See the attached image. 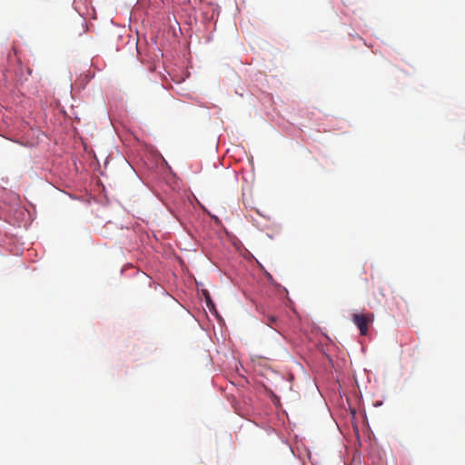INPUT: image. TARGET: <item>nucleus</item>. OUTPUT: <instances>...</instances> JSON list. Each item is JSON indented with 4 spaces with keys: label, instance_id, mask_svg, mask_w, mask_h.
Listing matches in <instances>:
<instances>
[{
    "label": "nucleus",
    "instance_id": "1",
    "mask_svg": "<svg viewBox=\"0 0 465 465\" xmlns=\"http://www.w3.org/2000/svg\"><path fill=\"white\" fill-rule=\"evenodd\" d=\"M352 322L360 330L361 335L368 333L369 324L373 322L372 314H353Z\"/></svg>",
    "mask_w": 465,
    "mask_h": 465
},
{
    "label": "nucleus",
    "instance_id": "2",
    "mask_svg": "<svg viewBox=\"0 0 465 465\" xmlns=\"http://www.w3.org/2000/svg\"><path fill=\"white\" fill-rule=\"evenodd\" d=\"M262 321L266 325H268L269 327H271V328L274 329L275 331H277L278 332H280V329H281L280 325L281 324L276 316L272 315V314H264Z\"/></svg>",
    "mask_w": 465,
    "mask_h": 465
},
{
    "label": "nucleus",
    "instance_id": "3",
    "mask_svg": "<svg viewBox=\"0 0 465 465\" xmlns=\"http://www.w3.org/2000/svg\"><path fill=\"white\" fill-rule=\"evenodd\" d=\"M206 303H207V306L209 308H211V307L213 308L214 307V305H213V302H212V300H211L209 295L206 296Z\"/></svg>",
    "mask_w": 465,
    "mask_h": 465
},
{
    "label": "nucleus",
    "instance_id": "4",
    "mask_svg": "<svg viewBox=\"0 0 465 465\" xmlns=\"http://www.w3.org/2000/svg\"><path fill=\"white\" fill-rule=\"evenodd\" d=\"M89 79H90V76L88 74H85L84 79L83 80V84H86L89 81Z\"/></svg>",
    "mask_w": 465,
    "mask_h": 465
}]
</instances>
